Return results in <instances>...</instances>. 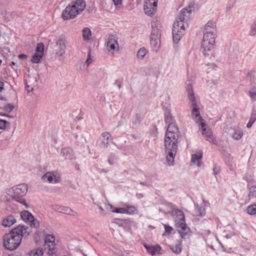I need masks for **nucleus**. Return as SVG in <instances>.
Listing matches in <instances>:
<instances>
[{"label":"nucleus","instance_id":"28","mask_svg":"<svg viewBox=\"0 0 256 256\" xmlns=\"http://www.w3.org/2000/svg\"><path fill=\"white\" fill-rule=\"evenodd\" d=\"M167 131L166 133L172 134L174 135L178 134V129L176 126L175 122H171L168 124Z\"/></svg>","mask_w":256,"mask_h":256},{"label":"nucleus","instance_id":"16","mask_svg":"<svg viewBox=\"0 0 256 256\" xmlns=\"http://www.w3.org/2000/svg\"><path fill=\"white\" fill-rule=\"evenodd\" d=\"M60 155L64 158L66 160H73L75 158L74 152L70 148H64L61 149Z\"/></svg>","mask_w":256,"mask_h":256},{"label":"nucleus","instance_id":"37","mask_svg":"<svg viewBox=\"0 0 256 256\" xmlns=\"http://www.w3.org/2000/svg\"><path fill=\"white\" fill-rule=\"evenodd\" d=\"M42 56L43 55H41L40 54L36 52L35 54L32 56L31 60L33 63L38 64L40 62Z\"/></svg>","mask_w":256,"mask_h":256},{"label":"nucleus","instance_id":"39","mask_svg":"<svg viewBox=\"0 0 256 256\" xmlns=\"http://www.w3.org/2000/svg\"><path fill=\"white\" fill-rule=\"evenodd\" d=\"M146 48H140L137 53V57L139 59H143L146 56Z\"/></svg>","mask_w":256,"mask_h":256},{"label":"nucleus","instance_id":"36","mask_svg":"<svg viewBox=\"0 0 256 256\" xmlns=\"http://www.w3.org/2000/svg\"><path fill=\"white\" fill-rule=\"evenodd\" d=\"M91 36V30L88 28H84L82 30V36L84 40L89 39Z\"/></svg>","mask_w":256,"mask_h":256},{"label":"nucleus","instance_id":"6","mask_svg":"<svg viewBox=\"0 0 256 256\" xmlns=\"http://www.w3.org/2000/svg\"><path fill=\"white\" fill-rule=\"evenodd\" d=\"M190 102V108H192V118L195 120L198 124L200 122L204 120L200 116V103L198 101L191 96L190 100H189Z\"/></svg>","mask_w":256,"mask_h":256},{"label":"nucleus","instance_id":"15","mask_svg":"<svg viewBox=\"0 0 256 256\" xmlns=\"http://www.w3.org/2000/svg\"><path fill=\"white\" fill-rule=\"evenodd\" d=\"M160 34H151L150 36V44L154 50L156 52L158 50L160 46Z\"/></svg>","mask_w":256,"mask_h":256},{"label":"nucleus","instance_id":"22","mask_svg":"<svg viewBox=\"0 0 256 256\" xmlns=\"http://www.w3.org/2000/svg\"><path fill=\"white\" fill-rule=\"evenodd\" d=\"M229 132L231 136L236 140L240 139L243 135L242 130L238 128H231Z\"/></svg>","mask_w":256,"mask_h":256},{"label":"nucleus","instance_id":"4","mask_svg":"<svg viewBox=\"0 0 256 256\" xmlns=\"http://www.w3.org/2000/svg\"><path fill=\"white\" fill-rule=\"evenodd\" d=\"M28 190L27 184L22 183L7 188L6 190V196L12 200L26 206L27 204L24 197L26 195Z\"/></svg>","mask_w":256,"mask_h":256},{"label":"nucleus","instance_id":"49","mask_svg":"<svg viewBox=\"0 0 256 256\" xmlns=\"http://www.w3.org/2000/svg\"><path fill=\"white\" fill-rule=\"evenodd\" d=\"M250 34L251 36L256 35V26H252L251 30L250 31Z\"/></svg>","mask_w":256,"mask_h":256},{"label":"nucleus","instance_id":"26","mask_svg":"<svg viewBox=\"0 0 256 256\" xmlns=\"http://www.w3.org/2000/svg\"><path fill=\"white\" fill-rule=\"evenodd\" d=\"M157 4H150L148 6L147 4L144 6V10L145 13L149 16H152L156 13L157 9Z\"/></svg>","mask_w":256,"mask_h":256},{"label":"nucleus","instance_id":"50","mask_svg":"<svg viewBox=\"0 0 256 256\" xmlns=\"http://www.w3.org/2000/svg\"><path fill=\"white\" fill-rule=\"evenodd\" d=\"M114 85L116 86L119 89L122 87V82L120 80H116L114 83Z\"/></svg>","mask_w":256,"mask_h":256},{"label":"nucleus","instance_id":"53","mask_svg":"<svg viewBox=\"0 0 256 256\" xmlns=\"http://www.w3.org/2000/svg\"><path fill=\"white\" fill-rule=\"evenodd\" d=\"M18 58L20 59H26L27 56L24 54H20L18 56Z\"/></svg>","mask_w":256,"mask_h":256},{"label":"nucleus","instance_id":"25","mask_svg":"<svg viewBox=\"0 0 256 256\" xmlns=\"http://www.w3.org/2000/svg\"><path fill=\"white\" fill-rule=\"evenodd\" d=\"M170 248L174 253L177 254H180L182 248V241L181 240H177L174 244L170 246Z\"/></svg>","mask_w":256,"mask_h":256},{"label":"nucleus","instance_id":"32","mask_svg":"<svg viewBox=\"0 0 256 256\" xmlns=\"http://www.w3.org/2000/svg\"><path fill=\"white\" fill-rule=\"evenodd\" d=\"M125 210H126V214H136L138 210L137 208L132 206H128L126 207H125Z\"/></svg>","mask_w":256,"mask_h":256},{"label":"nucleus","instance_id":"31","mask_svg":"<svg viewBox=\"0 0 256 256\" xmlns=\"http://www.w3.org/2000/svg\"><path fill=\"white\" fill-rule=\"evenodd\" d=\"M28 255L29 256H42L43 251L42 248H35L31 250Z\"/></svg>","mask_w":256,"mask_h":256},{"label":"nucleus","instance_id":"38","mask_svg":"<svg viewBox=\"0 0 256 256\" xmlns=\"http://www.w3.org/2000/svg\"><path fill=\"white\" fill-rule=\"evenodd\" d=\"M9 126L10 122L8 121L0 118V130H5Z\"/></svg>","mask_w":256,"mask_h":256},{"label":"nucleus","instance_id":"8","mask_svg":"<svg viewBox=\"0 0 256 256\" xmlns=\"http://www.w3.org/2000/svg\"><path fill=\"white\" fill-rule=\"evenodd\" d=\"M215 42L208 41L207 37L203 38L202 42L201 50L205 56H211L212 54Z\"/></svg>","mask_w":256,"mask_h":256},{"label":"nucleus","instance_id":"3","mask_svg":"<svg viewBox=\"0 0 256 256\" xmlns=\"http://www.w3.org/2000/svg\"><path fill=\"white\" fill-rule=\"evenodd\" d=\"M178 135L166 133L164 139V146L166 154V161L169 166L174 164V159L178 148Z\"/></svg>","mask_w":256,"mask_h":256},{"label":"nucleus","instance_id":"51","mask_svg":"<svg viewBox=\"0 0 256 256\" xmlns=\"http://www.w3.org/2000/svg\"><path fill=\"white\" fill-rule=\"evenodd\" d=\"M206 66H210V68L212 69H216V66L214 63H208L207 64H206Z\"/></svg>","mask_w":256,"mask_h":256},{"label":"nucleus","instance_id":"1","mask_svg":"<svg viewBox=\"0 0 256 256\" xmlns=\"http://www.w3.org/2000/svg\"><path fill=\"white\" fill-rule=\"evenodd\" d=\"M28 229L27 226H18L5 234L2 238L4 246L8 250L17 248L21 243L22 238L29 235Z\"/></svg>","mask_w":256,"mask_h":256},{"label":"nucleus","instance_id":"62","mask_svg":"<svg viewBox=\"0 0 256 256\" xmlns=\"http://www.w3.org/2000/svg\"><path fill=\"white\" fill-rule=\"evenodd\" d=\"M210 248L214 250V247H213V246H210Z\"/></svg>","mask_w":256,"mask_h":256},{"label":"nucleus","instance_id":"11","mask_svg":"<svg viewBox=\"0 0 256 256\" xmlns=\"http://www.w3.org/2000/svg\"><path fill=\"white\" fill-rule=\"evenodd\" d=\"M45 246L48 249L49 252L52 254L56 250L55 238L53 235L47 236L44 240Z\"/></svg>","mask_w":256,"mask_h":256},{"label":"nucleus","instance_id":"30","mask_svg":"<svg viewBox=\"0 0 256 256\" xmlns=\"http://www.w3.org/2000/svg\"><path fill=\"white\" fill-rule=\"evenodd\" d=\"M248 200L256 198V186L248 185Z\"/></svg>","mask_w":256,"mask_h":256},{"label":"nucleus","instance_id":"64","mask_svg":"<svg viewBox=\"0 0 256 256\" xmlns=\"http://www.w3.org/2000/svg\"><path fill=\"white\" fill-rule=\"evenodd\" d=\"M2 60H0V64H2Z\"/></svg>","mask_w":256,"mask_h":256},{"label":"nucleus","instance_id":"33","mask_svg":"<svg viewBox=\"0 0 256 256\" xmlns=\"http://www.w3.org/2000/svg\"><path fill=\"white\" fill-rule=\"evenodd\" d=\"M165 121L166 124H169L171 122H174V118L172 116L169 110L166 111L165 114Z\"/></svg>","mask_w":256,"mask_h":256},{"label":"nucleus","instance_id":"41","mask_svg":"<svg viewBox=\"0 0 256 256\" xmlns=\"http://www.w3.org/2000/svg\"><path fill=\"white\" fill-rule=\"evenodd\" d=\"M206 36L207 37L208 41L215 42L216 34H214V35H212V34H204L203 38H205Z\"/></svg>","mask_w":256,"mask_h":256},{"label":"nucleus","instance_id":"54","mask_svg":"<svg viewBox=\"0 0 256 256\" xmlns=\"http://www.w3.org/2000/svg\"><path fill=\"white\" fill-rule=\"evenodd\" d=\"M121 256H132L126 252H123L121 253Z\"/></svg>","mask_w":256,"mask_h":256},{"label":"nucleus","instance_id":"10","mask_svg":"<svg viewBox=\"0 0 256 256\" xmlns=\"http://www.w3.org/2000/svg\"><path fill=\"white\" fill-rule=\"evenodd\" d=\"M200 126H201L202 130V134L204 138L211 143H214V140L212 130L210 128L206 127L204 121H202L198 123Z\"/></svg>","mask_w":256,"mask_h":256},{"label":"nucleus","instance_id":"7","mask_svg":"<svg viewBox=\"0 0 256 256\" xmlns=\"http://www.w3.org/2000/svg\"><path fill=\"white\" fill-rule=\"evenodd\" d=\"M170 205L172 208L171 214L176 222V226L184 223L185 220L183 212L181 210L174 208L172 204H170Z\"/></svg>","mask_w":256,"mask_h":256},{"label":"nucleus","instance_id":"23","mask_svg":"<svg viewBox=\"0 0 256 256\" xmlns=\"http://www.w3.org/2000/svg\"><path fill=\"white\" fill-rule=\"evenodd\" d=\"M16 222V220L14 216L10 215L6 216L4 218L2 221V225L4 227H10Z\"/></svg>","mask_w":256,"mask_h":256},{"label":"nucleus","instance_id":"35","mask_svg":"<svg viewBox=\"0 0 256 256\" xmlns=\"http://www.w3.org/2000/svg\"><path fill=\"white\" fill-rule=\"evenodd\" d=\"M246 212L251 215L256 214V204H252L247 207L246 209Z\"/></svg>","mask_w":256,"mask_h":256},{"label":"nucleus","instance_id":"27","mask_svg":"<svg viewBox=\"0 0 256 256\" xmlns=\"http://www.w3.org/2000/svg\"><path fill=\"white\" fill-rule=\"evenodd\" d=\"M0 107L8 112H10L14 108V106L9 103H6V100L0 98Z\"/></svg>","mask_w":256,"mask_h":256},{"label":"nucleus","instance_id":"63","mask_svg":"<svg viewBox=\"0 0 256 256\" xmlns=\"http://www.w3.org/2000/svg\"><path fill=\"white\" fill-rule=\"evenodd\" d=\"M100 209H101L102 210V208L101 207V206H100Z\"/></svg>","mask_w":256,"mask_h":256},{"label":"nucleus","instance_id":"52","mask_svg":"<svg viewBox=\"0 0 256 256\" xmlns=\"http://www.w3.org/2000/svg\"><path fill=\"white\" fill-rule=\"evenodd\" d=\"M254 122H253L252 120L250 119V120L246 125L247 128H250L252 126Z\"/></svg>","mask_w":256,"mask_h":256},{"label":"nucleus","instance_id":"2","mask_svg":"<svg viewBox=\"0 0 256 256\" xmlns=\"http://www.w3.org/2000/svg\"><path fill=\"white\" fill-rule=\"evenodd\" d=\"M191 8H184L180 12L173 24V40L178 43L184 34L185 28L188 26V20L192 11Z\"/></svg>","mask_w":256,"mask_h":256},{"label":"nucleus","instance_id":"9","mask_svg":"<svg viewBox=\"0 0 256 256\" xmlns=\"http://www.w3.org/2000/svg\"><path fill=\"white\" fill-rule=\"evenodd\" d=\"M42 179L44 182L56 184L60 181L61 177L60 174L57 172H48L42 176Z\"/></svg>","mask_w":256,"mask_h":256},{"label":"nucleus","instance_id":"56","mask_svg":"<svg viewBox=\"0 0 256 256\" xmlns=\"http://www.w3.org/2000/svg\"><path fill=\"white\" fill-rule=\"evenodd\" d=\"M92 62V60H91L90 58H88L86 60V63L87 64V66H88Z\"/></svg>","mask_w":256,"mask_h":256},{"label":"nucleus","instance_id":"48","mask_svg":"<svg viewBox=\"0 0 256 256\" xmlns=\"http://www.w3.org/2000/svg\"><path fill=\"white\" fill-rule=\"evenodd\" d=\"M220 172V168L218 166H214L213 168V174L216 175Z\"/></svg>","mask_w":256,"mask_h":256},{"label":"nucleus","instance_id":"44","mask_svg":"<svg viewBox=\"0 0 256 256\" xmlns=\"http://www.w3.org/2000/svg\"><path fill=\"white\" fill-rule=\"evenodd\" d=\"M164 228L165 230V233L168 234H171L173 230V228L168 224H164Z\"/></svg>","mask_w":256,"mask_h":256},{"label":"nucleus","instance_id":"57","mask_svg":"<svg viewBox=\"0 0 256 256\" xmlns=\"http://www.w3.org/2000/svg\"><path fill=\"white\" fill-rule=\"evenodd\" d=\"M26 84H27V87L28 88H30V89H28V91H30V90H32V89H33V88L30 86H29L28 83H26Z\"/></svg>","mask_w":256,"mask_h":256},{"label":"nucleus","instance_id":"61","mask_svg":"<svg viewBox=\"0 0 256 256\" xmlns=\"http://www.w3.org/2000/svg\"><path fill=\"white\" fill-rule=\"evenodd\" d=\"M108 162L110 164H112V162L110 160H108Z\"/></svg>","mask_w":256,"mask_h":256},{"label":"nucleus","instance_id":"24","mask_svg":"<svg viewBox=\"0 0 256 256\" xmlns=\"http://www.w3.org/2000/svg\"><path fill=\"white\" fill-rule=\"evenodd\" d=\"M102 136L104 138V140L102 142L100 146L102 148H107L109 145V143L110 142H112V138L108 132H103Z\"/></svg>","mask_w":256,"mask_h":256},{"label":"nucleus","instance_id":"59","mask_svg":"<svg viewBox=\"0 0 256 256\" xmlns=\"http://www.w3.org/2000/svg\"><path fill=\"white\" fill-rule=\"evenodd\" d=\"M0 116H4L10 117V116L9 115H8V114H2V113H0Z\"/></svg>","mask_w":256,"mask_h":256},{"label":"nucleus","instance_id":"20","mask_svg":"<svg viewBox=\"0 0 256 256\" xmlns=\"http://www.w3.org/2000/svg\"><path fill=\"white\" fill-rule=\"evenodd\" d=\"M202 152L201 151H199L196 154H192L191 158L192 164L196 165L198 167H200L202 164Z\"/></svg>","mask_w":256,"mask_h":256},{"label":"nucleus","instance_id":"45","mask_svg":"<svg viewBox=\"0 0 256 256\" xmlns=\"http://www.w3.org/2000/svg\"><path fill=\"white\" fill-rule=\"evenodd\" d=\"M114 212L119 213V214H126V210H125V208H116L115 210L112 211Z\"/></svg>","mask_w":256,"mask_h":256},{"label":"nucleus","instance_id":"40","mask_svg":"<svg viewBox=\"0 0 256 256\" xmlns=\"http://www.w3.org/2000/svg\"><path fill=\"white\" fill-rule=\"evenodd\" d=\"M44 45L42 43H38L36 48V52L44 55Z\"/></svg>","mask_w":256,"mask_h":256},{"label":"nucleus","instance_id":"60","mask_svg":"<svg viewBox=\"0 0 256 256\" xmlns=\"http://www.w3.org/2000/svg\"><path fill=\"white\" fill-rule=\"evenodd\" d=\"M204 214H205V211L204 210H203L202 212H200V215L201 216H202L204 215Z\"/></svg>","mask_w":256,"mask_h":256},{"label":"nucleus","instance_id":"34","mask_svg":"<svg viewBox=\"0 0 256 256\" xmlns=\"http://www.w3.org/2000/svg\"><path fill=\"white\" fill-rule=\"evenodd\" d=\"M186 90L188 92V98L189 100H190L191 96L192 97L194 98H196L194 93L193 92L192 85L191 84H188L187 85Z\"/></svg>","mask_w":256,"mask_h":256},{"label":"nucleus","instance_id":"58","mask_svg":"<svg viewBox=\"0 0 256 256\" xmlns=\"http://www.w3.org/2000/svg\"><path fill=\"white\" fill-rule=\"evenodd\" d=\"M4 86V83L2 82H0V92L2 90Z\"/></svg>","mask_w":256,"mask_h":256},{"label":"nucleus","instance_id":"42","mask_svg":"<svg viewBox=\"0 0 256 256\" xmlns=\"http://www.w3.org/2000/svg\"><path fill=\"white\" fill-rule=\"evenodd\" d=\"M28 224H29L30 225V226L33 228H38L39 226L38 221L37 220L34 219V216L32 217V220H30V222Z\"/></svg>","mask_w":256,"mask_h":256},{"label":"nucleus","instance_id":"5","mask_svg":"<svg viewBox=\"0 0 256 256\" xmlns=\"http://www.w3.org/2000/svg\"><path fill=\"white\" fill-rule=\"evenodd\" d=\"M86 7V2L83 0H77L68 4L62 12V18L64 20L74 18L80 14Z\"/></svg>","mask_w":256,"mask_h":256},{"label":"nucleus","instance_id":"13","mask_svg":"<svg viewBox=\"0 0 256 256\" xmlns=\"http://www.w3.org/2000/svg\"><path fill=\"white\" fill-rule=\"evenodd\" d=\"M176 226L179 228L178 232L182 238L186 239L191 235L190 230L185 222Z\"/></svg>","mask_w":256,"mask_h":256},{"label":"nucleus","instance_id":"55","mask_svg":"<svg viewBox=\"0 0 256 256\" xmlns=\"http://www.w3.org/2000/svg\"><path fill=\"white\" fill-rule=\"evenodd\" d=\"M122 0H113L115 5H118L121 4Z\"/></svg>","mask_w":256,"mask_h":256},{"label":"nucleus","instance_id":"12","mask_svg":"<svg viewBox=\"0 0 256 256\" xmlns=\"http://www.w3.org/2000/svg\"><path fill=\"white\" fill-rule=\"evenodd\" d=\"M52 209L58 212L73 216H76L78 214L76 212L67 206L56 204L53 206Z\"/></svg>","mask_w":256,"mask_h":256},{"label":"nucleus","instance_id":"43","mask_svg":"<svg viewBox=\"0 0 256 256\" xmlns=\"http://www.w3.org/2000/svg\"><path fill=\"white\" fill-rule=\"evenodd\" d=\"M249 94L252 98H256V86H253L250 90Z\"/></svg>","mask_w":256,"mask_h":256},{"label":"nucleus","instance_id":"17","mask_svg":"<svg viewBox=\"0 0 256 256\" xmlns=\"http://www.w3.org/2000/svg\"><path fill=\"white\" fill-rule=\"evenodd\" d=\"M144 248H146L148 252L152 256L159 254L162 250L161 247L158 245L152 246L144 244Z\"/></svg>","mask_w":256,"mask_h":256},{"label":"nucleus","instance_id":"47","mask_svg":"<svg viewBox=\"0 0 256 256\" xmlns=\"http://www.w3.org/2000/svg\"><path fill=\"white\" fill-rule=\"evenodd\" d=\"M250 120H252L253 122H255L256 120V109L252 110Z\"/></svg>","mask_w":256,"mask_h":256},{"label":"nucleus","instance_id":"46","mask_svg":"<svg viewBox=\"0 0 256 256\" xmlns=\"http://www.w3.org/2000/svg\"><path fill=\"white\" fill-rule=\"evenodd\" d=\"M157 0H146L145 4L150 6V4H157Z\"/></svg>","mask_w":256,"mask_h":256},{"label":"nucleus","instance_id":"18","mask_svg":"<svg viewBox=\"0 0 256 256\" xmlns=\"http://www.w3.org/2000/svg\"><path fill=\"white\" fill-rule=\"evenodd\" d=\"M204 34H216V24L211 21L208 22L205 26Z\"/></svg>","mask_w":256,"mask_h":256},{"label":"nucleus","instance_id":"29","mask_svg":"<svg viewBox=\"0 0 256 256\" xmlns=\"http://www.w3.org/2000/svg\"><path fill=\"white\" fill-rule=\"evenodd\" d=\"M20 216L23 220L26 223L30 222L33 217V216L27 210L22 211L20 214Z\"/></svg>","mask_w":256,"mask_h":256},{"label":"nucleus","instance_id":"21","mask_svg":"<svg viewBox=\"0 0 256 256\" xmlns=\"http://www.w3.org/2000/svg\"><path fill=\"white\" fill-rule=\"evenodd\" d=\"M66 40L64 39L60 38L57 40L56 46L58 48V50L56 52V54L60 56H63L66 48Z\"/></svg>","mask_w":256,"mask_h":256},{"label":"nucleus","instance_id":"19","mask_svg":"<svg viewBox=\"0 0 256 256\" xmlns=\"http://www.w3.org/2000/svg\"><path fill=\"white\" fill-rule=\"evenodd\" d=\"M152 28L151 34H160L162 26L160 21L157 20H154L151 22Z\"/></svg>","mask_w":256,"mask_h":256},{"label":"nucleus","instance_id":"14","mask_svg":"<svg viewBox=\"0 0 256 256\" xmlns=\"http://www.w3.org/2000/svg\"><path fill=\"white\" fill-rule=\"evenodd\" d=\"M107 49L110 52L118 50V44L114 36H110L108 38Z\"/></svg>","mask_w":256,"mask_h":256}]
</instances>
